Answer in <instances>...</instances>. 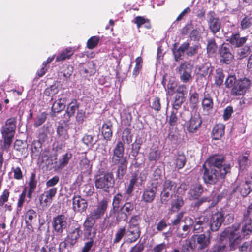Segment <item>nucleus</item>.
<instances>
[{"label":"nucleus","instance_id":"052dcab7","mask_svg":"<svg viewBox=\"0 0 252 252\" xmlns=\"http://www.w3.org/2000/svg\"><path fill=\"white\" fill-rule=\"evenodd\" d=\"M184 202L181 198H178L172 204V209L173 211H177L183 205Z\"/></svg>","mask_w":252,"mask_h":252},{"label":"nucleus","instance_id":"ea45409f","mask_svg":"<svg viewBox=\"0 0 252 252\" xmlns=\"http://www.w3.org/2000/svg\"><path fill=\"white\" fill-rule=\"evenodd\" d=\"M96 221V220L93 218L90 215H87L83 223L84 230H90V229H92Z\"/></svg>","mask_w":252,"mask_h":252},{"label":"nucleus","instance_id":"5701e85b","mask_svg":"<svg viewBox=\"0 0 252 252\" xmlns=\"http://www.w3.org/2000/svg\"><path fill=\"white\" fill-rule=\"evenodd\" d=\"M212 69L211 68V64L208 62L198 65L196 67V71L198 78L199 77H204L207 75L209 72H212Z\"/></svg>","mask_w":252,"mask_h":252},{"label":"nucleus","instance_id":"a878e982","mask_svg":"<svg viewBox=\"0 0 252 252\" xmlns=\"http://www.w3.org/2000/svg\"><path fill=\"white\" fill-rule=\"evenodd\" d=\"M186 162V158L183 153H178L175 155L173 158V163L175 168L181 169L185 166Z\"/></svg>","mask_w":252,"mask_h":252},{"label":"nucleus","instance_id":"412c9836","mask_svg":"<svg viewBox=\"0 0 252 252\" xmlns=\"http://www.w3.org/2000/svg\"><path fill=\"white\" fill-rule=\"evenodd\" d=\"M124 145L122 142L119 141L117 143L114 150V155L112 160L114 164H117L120 160L124 158Z\"/></svg>","mask_w":252,"mask_h":252},{"label":"nucleus","instance_id":"79ce46f5","mask_svg":"<svg viewBox=\"0 0 252 252\" xmlns=\"http://www.w3.org/2000/svg\"><path fill=\"white\" fill-rule=\"evenodd\" d=\"M59 91V88L56 84H54L47 88L44 92L45 95L48 96H53L57 94Z\"/></svg>","mask_w":252,"mask_h":252},{"label":"nucleus","instance_id":"f8f14e48","mask_svg":"<svg viewBox=\"0 0 252 252\" xmlns=\"http://www.w3.org/2000/svg\"><path fill=\"white\" fill-rule=\"evenodd\" d=\"M224 220V215L222 212H217L212 214L209 222L211 230L213 231L218 230Z\"/></svg>","mask_w":252,"mask_h":252},{"label":"nucleus","instance_id":"c9c22d12","mask_svg":"<svg viewBox=\"0 0 252 252\" xmlns=\"http://www.w3.org/2000/svg\"><path fill=\"white\" fill-rule=\"evenodd\" d=\"M202 105L203 109L206 111H209L213 108V100L209 94L205 95L204 98L202 101Z\"/></svg>","mask_w":252,"mask_h":252},{"label":"nucleus","instance_id":"c85d7f7f","mask_svg":"<svg viewBox=\"0 0 252 252\" xmlns=\"http://www.w3.org/2000/svg\"><path fill=\"white\" fill-rule=\"evenodd\" d=\"M66 99L61 98L55 101L53 103L52 110L54 113H59L65 107Z\"/></svg>","mask_w":252,"mask_h":252},{"label":"nucleus","instance_id":"ddd939ff","mask_svg":"<svg viewBox=\"0 0 252 252\" xmlns=\"http://www.w3.org/2000/svg\"><path fill=\"white\" fill-rule=\"evenodd\" d=\"M57 192V188L53 187L49 189L46 190L39 196V201L40 204L43 206L47 207L51 204L53 197L55 196Z\"/></svg>","mask_w":252,"mask_h":252},{"label":"nucleus","instance_id":"f03ea898","mask_svg":"<svg viewBox=\"0 0 252 252\" xmlns=\"http://www.w3.org/2000/svg\"><path fill=\"white\" fill-rule=\"evenodd\" d=\"M140 218L138 215L132 216L128 222L126 230V241L129 243H134L140 237L141 231L139 226Z\"/></svg>","mask_w":252,"mask_h":252},{"label":"nucleus","instance_id":"1a4fd4ad","mask_svg":"<svg viewBox=\"0 0 252 252\" xmlns=\"http://www.w3.org/2000/svg\"><path fill=\"white\" fill-rule=\"evenodd\" d=\"M158 182H153L151 186L147 187L142 192L141 199L145 203H152L156 196L158 189Z\"/></svg>","mask_w":252,"mask_h":252},{"label":"nucleus","instance_id":"393cba45","mask_svg":"<svg viewBox=\"0 0 252 252\" xmlns=\"http://www.w3.org/2000/svg\"><path fill=\"white\" fill-rule=\"evenodd\" d=\"M225 126L222 124H218L212 130V138L215 140L220 139L224 134Z\"/></svg>","mask_w":252,"mask_h":252},{"label":"nucleus","instance_id":"423d86ee","mask_svg":"<svg viewBox=\"0 0 252 252\" xmlns=\"http://www.w3.org/2000/svg\"><path fill=\"white\" fill-rule=\"evenodd\" d=\"M52 225L56 235L62 236L67 225V217L64 215H57L53 218Z\"/></svg>","mask_w":252,"mask_h":252},{"label":"nucleus","instance_id":"6e6d98bb","mask_svg":"<svg viewBox=\"0 0 252 252\" xmlns=\"http://www.w3.org/2000/svg\"><path fill=\"white\" fill-rule=\"evenodd\" d=\"M126 233V229L125 227L120 228L116 233L115 237L114 239V243H118Z\"/></svg>","mask_w":252,"mask_h":252},{"label":"nucleus","instance_id":"4d7b16f0","mask_svg":"<svg viewBox=\"0 0 252 252\" xmlns=\"http://www.w3.org/2000/svg\"><path fill=\"white\" fill-rule=\"evenodd\" d=\"M82 141L87 146H92L96 142V140L91 135H86L82 138Z\"/></svg>","mask_w":252,"mask_h":252},{"label":"nucleus","instance_id":"5fc2aeb1","mask_svg":"<svg viewBox=\"0 0 252 252\" xmlns=\"http://www.w3.org/2000/svg\"><path fill=\"white\" fill-rule=\"evenodd\" d=\"M122 198L123 196L120 193H118L114 196L112 203L113 209L114 210L116 211L118 209L119 205L122 200Z\"/></svg>","mask_w":252,"mask_h":252},{"label":"nucleus","instance_id":"9b49d317","mask_svg":"<svg viewBox=\"0 0 252 252\" xmlns=\"http://www.w3.org/2000/svg\"><path fill=\"white\" fill-rule=\"evenodd\" d=\"M202 121L199 114H195L186 123L187 130L189 133H195L200 128Z\"/></svg>","mask_w":252,"mask_h":252},{"label":"nucleus","instance_id":"13d9d810","mask_svg":"<svg viewBox=\"0 0 252 252\" xmlns=\"http://www.w3.org/2000/svg\"><path fill=\"white\" fill-rule=\"evenodd\" d=\"M224 79V74L221 70H217L215 77V84L218 86L222 84Z\"/></svg>","mask_w":252,"mask_h":252},{"label":"nucleus","instance_id":"bf43d9fd","mask_svg":"<svg viewBox=\"0 0 252 252\" xmlns=\"http://www.w3.org/2000/svg\"><path fill=\"white\" fill-rule=\"evenodd\" d=\"M237 80H236V78L234 75H229L226 79L225 81V86L227 88H231L235 85V83Z\"/></svg>","mask_w":252,"mask_h":252},{"label":"nucleus","instance_id":"6e6552de","mask_svg":"<svg viewBox=\"0 0 252 252\" xmlns=\"http://www.w3.org/2000/svg\"><path fill=\"white\" fill-rule=\"evenodd\" d=\"M251 84L250 81L246 78L238 80L231 90L232 95H243Z\"/></svg>","mask_w":252,"mask_h":252},{"label":"nucleus","instance_id":"58836bf2","mask_svg":"<svg viewBox=\"0 0 252 252\" xmlns=\"http://www.w3.org/2000/svg\"><path fill=\"white\" fill-rule=\"evenodd\" d=\"M177 187L176 184L169 180H166L163 184V190L174 194Z\"/></svg>","mask_w":252,"mask_h":252},{"label":"nucleus","instance_id":"7ed1b4c3","mask_svg":"<svg viewBox=\"0 0 252 252\" xmlns=\"http://www.w3.org/2000/svg\"><path fill=\"white\" fill-rule=\"evenodd\" d=\"M95 186L97 189H102L107 192L108 189L114 184V179L112 173L98 175L95 177Z\"/></svg>","mask_w":252,"mask_h":252},{"label":"nucleus","instance_id":"680f3d73","mask_svg":"<svg viewBox=\"0 0 252 252\" xmlns=\"http://www.w3.org/2000/svg\"><path fill=\"white\" fill-rule=\"evenodd\" d=\"M209 220L208 217L206 215H202L195 220L194 223L197 225L203 226Z\"/></svg>","mask_w":252,"mask_h":252},{"label":"nucleus","instance_id":"c03bdc74","mask_svg":"<svg viewBox=\"0 0 252 252\" xmlns=\"http://www.w3.org/2000/svg\"><path fill=\"white\" fill-rule=\"evenodd\" d=\"M223 241H221L220 243L214 246L211 252H227L228 249Z\"/></svg>","mask_w":252,"mask_h":252},{"label":"nucleus","instance_id":"b1692460","mask_svg":"<svg viewBox=\"0 0 252 252\" xmlns=\"http://www.w3.org/2000/svg\"><path fill=\"white\" fill-rule=\"evenodd\" d=\"M247 37H241L239 33L232 34L227 39L230 43L236 47H239L246 43L247 40Z\"/></svg>","mask_w":252,"mask_h":252},{"label":"nucleus","instance_id":"3c124183","mask_svg":"<svg viewBox=\"0 0 252 252\" xmlns=\"http://www.w3.org/2000/svg\"><path fill=\"white\" fill-rule=\"evenodd\" d=\"M99 41V37L98 36H93L87 41V46L89 49H92L95 47Z\"/></svg>","mask_w":252,"mask_h":252},{"label":"nucleus","instance_id":"2eb2a0df","mask_svg":"<svg viewBox=\"0 0 252 252\" xmlns=\"http://www.w3.org/2000/svg\"><path fill=\"white\" fill-rule=\"evenodd\" d=\"M219 51L220 62L228 64L233 60L234 56L226 45L223 44L219 48Z\"/></svg>","mask_w":252,"mask_h":252},{"label":"nucleus","instance_id":"aec40b11","mask_svg":"<svg viewBox=\"0 0 252 252\" xmlns=\"http://www.w3.org/2000/svg\"><path fill=\"white\" fill-rule=\"evenodd\" d=\"M73 208L74 211L82 213L85 211L88 207L87 201L80 196H75L73 199Z\"/></svg>","mask_w":252,"mask_h":252},{"label":"nucleus","instance_id":"4c0bfd02","mask_svg":"<svg viewBox=\"0 0 252 252\" xmlns=\"http://www.w3.org/2000/svg\"><path fill=\"white\" fill-rule=\"evenodd\" d=\"M36 217V213L33 209L28 210L25 214V222L27 226H31L33 219Z\"/></svg>","mask_w":252,"mask_h":252},{"label":"nucleus","instance_id":"09e8293b","mask_svg":"<svg viewBox=\"0 0 252 252\" xmlns=\"http://www.w3.org/2000/svg\"><path fill=\"white\" fill-rule=\"evenodd\" d=\"M122 139L124 143L129 144L132 141V135L131 130L129 128H126L123 132Z\"/></svg>","mask_w":252,"mask_h":252},{"label":"nucleus","instance_id":"0eeeda50","mask_svg":"<svg viewBox=\"0 0 252 252\" xmlns=\"http://www.w3.org/2000/svg\"><path fill=\"white\" fill-rule=\"evenodd\" d=\"M177 69L183 82L188 83L191 81L192 65L190 63L185 62L181 64Z\"/></svg>","mask_w":252,"mask_h":252},{"label":"nucleus","instance_id":"338daca9","mask_svg":"<svg viewBox=\"0 0 252 252\" xmlns=\"http://www.w3.org/2000/svg\"><path fill=\"white\" fill-rule=\"evenodd\" d=\"M94 242V240L93 238H91L89 241L85 243L84 246L82 249L81 252H89L92 247Z\"/></svg>","mask_w":252,"mask_h":252},{"label":"nucleus","instance_id":"72a5a7b5","mask_svg":"<svg viewBox=\"0 0 252 252\" xmlns=\"http://www.w3.org/2000/svg\"><path fill=\"white\" fill-rule=\"evenodd\" d=\"M251 52L249 46H245L243 47L239 48L236 51V56L239 60H241L246 57Z\"/></svg>","mask_w":252,"mask_h":252},{"label":"nucleus","instance_id":"774afa93","mask_svg":"<svg viewBox=\"0 0 252 252\" xmlns=\"http://www.w3.org/2000/svg\"><path fill=\"white\" fill-rule=\"evenodd\" d=\"M59 181V177L57 176H54L47 181L46 186L47 187H54Z\"/></svg>","mask_w":252,"mask_h":252},{"label":"nucleus","instance_id":"f3484780","mask_svg":"<svg viewBox=\"0 0 252 252\" xmlns=\"http://www.w3.org/2000/svg\"><path fill=\"white\" fill-rule=\"evenodd\" d=\"M16 127V118L11 117L7 119L1 128V134L14 135Z\"/></svg>","mask_w":252,"mask_h":252},{"label":"nucleus","instance_id":"39448f33","mask_svg":"<svg viewBox=\"0 0 252 252\" xmlns=\"http://www.w3.org/2000/svg\"><path fill=\"white\" fill-rule=\"evenodd\" d=\"M108 206V200L103 198L98 201L97 204L91 209L89 215L96 220L101 219L107 211Z\"/></svg>","mask_w":252,"mask_h":252},{"label":"nucleus","instance_id":"a18cd8bd","mask_svg":"<svg viewBox=\"0 0 252 252\" xmlns=\"http://www.w3.org/2000/svg\"><path fill=\"white\" fill-rule=\"evenodd\" d=\"M160 152L157 147L152 149L149 153V159L151 161L158 160L160 157Z\"/></svg>","mask_w":252,"mask_h":252},{"label":"nucleus","instance_id":"8fccbe9b","mask_svg":"<svg viewBox=\"0 0 252 252\" xmlns=\"http://www.w3.org/2000/svg\"><path fill=\"white\" fill-rule=\"evenodd\" d=\"M2 135L4 139L3 147L4 149L7 150L12 143V139L14 137V135L10 136V135L6 134H2Z\"/></svg>","mask_w":252,"mask_h":252},{"label":"nucleus","instance_id":"dca6fc26","mask_svg":"<svg viewBox=\"0 0 252 252\" xmlns=\"http://www.w3.org/2000/svg\"><path fill=\"white\" fill-rule=\"evenodd\" d=\"M224 161V157L222 155H214L210 157L205 162L207 163V166L212 167V168H216L217 170L220 172V169L223 168V166L225 164L223 163Z\"/></svg>","mask_w":252,"mask_h":252},{"label":"nucleus","instance_id":"4be33fe9","mask_svg":"<svg viewBox=\"0 0 252 252\" xmlns=\"http://www.w3.org/2000/svg\"><path fill=\"white\" fill-rule=\"evenodd\" d=\"M162 83L164 86H166L168 94L172 95L177 87V82L175 77L166 75L164 76Z\"/></svg>","mask_w":252,"mask_h":252},{"label":"nucleus","instance_id":"603ef678","mask_svg":"<svg viewBox=\"0 0 252 252\" xmlns=\"http://www.w3.org/2000/svg\"><path fill=\"white\" fill-rule=\"evenodd\" d=\"M252 25V17L246 16L241 22V28L243 30L250 28Z\"/></svg>","mask_w":252,"mask_h":252},{"label":"nucleus","instance_id":"f257e3e1","mask_svg":"<svg viewBox=\"0 0 252 252\" xmlns=\"http://www.w3.org/2000/svg\"><path fill=\"white\" fill-rule=\"evenodd\" d=\"M230 169V164H224L222 169L219 170L212 167L207 166V163H204L202 166V172H203V178L206 183L214 184L216 183L220 178L224 179L227 173L229 172Z\"/></svg>","mask_w":252,"mask_h":252},{"label":"nucleus","instance_id":"de8ad7c7","mask_svg":"<svg viewBox=\"0 0 252 252\" xmlns=\"http://www.w3.org/2000/svg\"><path fill=\"white\" fill-rule=\"evenodd\" d=\"M47 119V115L45 113H41L39 114L34 122V126L38 127L40 126L43 123L45 122Z\"/></svg>","mask_w":252,"mask_h":252},{"label":"nucleus","instance_id":"20e7f679","mask_svg":"<svg viewBox=\"0 0 252 252\" xmlns=\"http://www.w3.org/2000/svg\"><path fill=\"white\" fill-rule=\"evenodd\" d=\"M220 238L221 241H224L225 239L228 238L231 250H234L235 245L239 244L242 240L241 237L237 236V230L231 227L226 228L220 235Z\"/></svg>","mask_w":252,"mask_h":252},{"label":"nucleus","instance_id":"864d4df0","mask_svg":"<svg viewBox=\"0 0 252 252\" xmlns=\"http://www.w3.org/2000/svg\"><path fill=\"white\" fill-rule=\"evenodd\" d=\"M194 247L191 241L186 240L182 245L181 252H190Z\"/></svg>","mask_w":252,"mask_h":252},{"label":"nucleus","instance_id":"a19ab883","mask_svg":"<svg viewBox=\"0 0 252 252\" xmlns=\"http://www.w3.org/2000/svg\"><path fill=\"white\" fill-rule=\"evenodd\" d=\"M240 168L241 170L247 169L251 165V161L246 155H243L239 160Z\"/></svg>","mask_w":252,"mask_h":252},{"label":"nucleus","instance_id":"f704fd0d","mask_svg":"<svg viewBox=\"0 0 252 252\" xmlns=\"http://www.w3.org/2000/svg\"><path fill=\"white\" fill-rule=\"evenodd\" d=\"M74 51L71 48H66L63 52L58 55L56 58V61L60 62L66 59H69L74 54Z\"/></svg>","mask_w":252,"mask_h":252},{"label":"nucleus","instance_id":"e2e57ef3","mask_svg":"<svg viewBox=\"0 0 252 252\" xmlns=\"http://www.w3.org/2000/svg\"><path fill=\"white\" fill-rule=\"evenodd\" d=\"M178 119L176 112L173 111L169 116L168 123L171 126H175L177 123Z\"/></svg>","mask_w":252,"mask_h":252},{"label":"nucleus","instance_id":"7c9ffc66","mask_svg":"<svg viewBox=\"0 0 252 252\" xmlns=\"http://www.w3.org/2000/svg\"><path fill=\"white\" fill-rule=\"evenodd\" d=\"M120 164L118 166L117 171V177L121 179L123 178L124 175L126 173L127 170V160L126 158H124L122 160H120Z\"/></svg>","mask_w":252,"mask_h":252},{"label":"nucleus","instance_id":"2f4dec72","mask_svg":"<svg viewBox=\"0 0 252 252\" xmlns=\"http://www.w3.org/2000/svg\"><path fill=\"white\" fill-rule=\"evenodd\" d=\"M202 192V186L199 184H194L191 186L189 194L192 199H196L201 195Z\"/></svg>","mask_w":252,"mask_h":252},{"label":"nucleus","instance_id":"cd10ccee","mask_svg":"<svg viewBox=\"0 0 252 252\" xmlns=\"http://www.w3.org/2000/svg\"><path fill=\"white\" fill-rule=\"evenodd\" d=\"M252 190V185L251 186L248 182H245L239 186L237 187L236 189H233V192L239 191L241 195L244 197L246 196Z\"/></svg>","mask_w":252,"mask_h":252},{"label":"nucleus","instance_id":"37998d69","mask_svg":"<svg viewBox=\"0 0 252 252\" xmlns=\"http://www.w3.org/2000/svg\"><path fill=\"white\" fill-rule=\"evenodd\" d=\"M57 132L58 135V138L62 141L65 140L68 138L66 129L62 126H59L58 127Z\"/></svg>","mask_w":252,"mask_h":252},{"label":"nucleus","instance_id":"49530a36","mask_svg":"<svg viewBox=\"0 0 252 252\" xmlns=\"http://www.w3.org/2000/svg\"><path fill=\"white\" fill-rule=\"evenodd\" d=\"M217 48V46L214 39L208 40L207 50L209 54L212 55L215 53Z\"/></svg>","mask_w":252,"mask_h":252},{"label":"nucleus","instance_id":"0e129e2a","mask_svg":"<svg viewBox=\"0 0 252 252\" xmlns=\"http://www.w3.org/2000/svg\"><path fill=\"white\" fill-rule=\"evenodd\" d=\"M245 222L244 225L242 227V231L245 234H248L252 230V222L251 220H249L248 221Z\"/></svg>","mask_w":252,"mask_h":252},{"label":"nucleus","instance_id":"bb28decb","mask_svg":"<svg viewBox=\"0 0 252 252\" xmlns=\"http://www.w3.org/2000/svg\"><path fill=\"white\" fill-rule=\"evenodd\" d=\"M112 124L110 121L105 122L102 126L101 133L104 139L109 140L112 135Z\"/></svg>","mask_w":252,"mask_h":252},{"label":"nucleus","instance_id":"a211bd4d","mask_svg":"<svg viewBox=\"0 0 252 252\" xmlns=\"http://www.w3.org/2000/svg\"><path fill=\"white\" fill-rule=\"evenodd\" d=\"M208 22L209 28L213 33L219 31L220 28V22L218 18L215 16L213 12H210L208 14Z\"/></svg>","mask_w":252,"mask_h":252},{"label":"nucleus","instance_id":"c756f323","mask_svg":"<svg viewBox=\"0 0 252 252\" xmlns=\"http://www.w3.org/2000/svg\"><path fill=\"white\" fill-rule=\"evenodd\" d=\"M189 47V43L185 42L182 44L177 49L173 50L174 58L176 61L181 59V57L184 55V52Z\"/></svg>","mask_w":252,"mask_h":252},{"label":"nucleus","instance_id":"e433bc0d","mask_svg":"<svg viewBox=\"0 0 252 252\" xmlns=\"http://www.w3.org/2000/svg\"><path fill=\"white\" fill-rule=\"evenodd\" d=\"M78 107L79 105L77 103V100L76 99L72 100L69 104L66 111V114L67 115L68 117L74 115L75 111L78 108Z\"/></svg>","mask_w":252,"mask_h":252},{"label":"nucleus","instance_id":"69168bd1","mask_svg":"<svg viewBox=\"0 0 252 252\" xmlns=\"http://www.w3.org/2000/svg\"><path fill=\"white\" fill-rule=\"evenodd\" d=\"M176 91L179 94V95L178 96V97L184 98V95L187 93V87L185 85H180L178 87Z\"/></svg>","mask_w":252,"mask_h":252},{"label":"nucleus","instance_id":"9d476101","mask_svg":"<svg viewBox=\"0 0 252 252\" xmlns=\"http://www.w3.org/2000/svg\"><path fill=\"white\" fill-rule=\"evenodd\" d=\"M134 208V203L131 202H126L117 212L116 219L118 221L126 220L128 216L132 214Z\"/></svg>","mask_w":252,"mask_h":252},{"label":"nucleus","instance_id":"473e14b6","mask_svg":"<svg viewBox=\"0 0 252 252\" xmlns=\"http://www.w3.org/2000/svg\"><path fill=\"white\" fill-rule=\"evenodd\" d=\"M72 157V154L70 152H67L64 155L62 156V158L59 159L57 167L59 169H62L64 168L68 163Z\"/></svg>","mask_w":252,"mask_h":252},{"label":"nucleus","instance_id":"6ab92c4d","mask_svg":"<svg viewBox=\"0 0 252 252\" xmlns=\"http://www.w3.org/2000/svg\"><path fill=\"white\" fill-rule=\"evenodd\" d=\"M82 234V231L80 227L71 229L67 234L66 242L70 245H74Z\"/></svg>","mask_w":252,"mask_h":252},{"label":"nucleus","instance_id":"4468645a","mask_svg":"<svg viewBox=\"0 0 252 252\" xmlns=\"http://www.w3.org/2000/svg\"><path fill=\"white\" fill-rule=\"evenodd\" d=\"M208 233V236L202 234L199 235H193L191 239L196 242L198 246V248L199 250H203L207 248L210 244L211 236L209 231H207Z\"/></svg>","mask_w":252,"mask_h":252}]
</instances>
